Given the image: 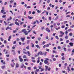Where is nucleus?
Instances as JSON below:
<instances>
[{
  "mask_svg": "<svg viewBox=\"0 0 74 74\" xmlns=\"http://www.w3.org/2000/svg\"><path fill=\"white\" fill-rule=\"evenodd\" d=\"M63 36L62 35H59L60 37H63Z\"/></svg>",
  "mask_w": 74,
  "mask_h": 74,
  "instance_id": "nucleus-58",
  "label": "nucleus"
},
{
  "mask_svg": "<svg viewBox=\"0 0 74 74\" xmlns=\"http://www.w3.org/2000/svg\"><path fill=\"white\" fill-rule=\"evenodd\" d=\"M69 60H70V61L71 60V58H69Z\"/></svg>",
  "mask_w": 74,
  "mask_h": 74,
  "instance_id": "nucleus-63",
  "label": "nucleus"
},
{
  "mask_svg": "<svg viewBox=\"0 0 74 74\" xmlns=\"http://www.w3.org/2000/svg\"><path fill=\"white\" fill-rule=\"evenodd\" d=\"M33 33L35 34H36V32L34 31H33Z\"/></svg>",
  "mask_w": 74,
  "mask_h": 74,
  "instance_id": "nucleus-59",
  "label": "nucleus"
},
{
  "mask_svg": "<svg viewBox=\"0 0 74 74\" xmlns=\"http://www.w3.org/2000/svg\"><path fill=\"white\" fill-rule=\"evenodd\" d=\"M16 32V30H14L13 31V33H15Z\"/></svg>",
  "mask_w": 74,
  "mask_h": 74,
  "instance_id": "nucleus-48",
  "label": "nucleus"
},
{
  "mask_svg": "<svg viewBox=\"0 0 74 74\" xmlns=\"http://www.w3.org/2000/svg\"><path fill=\"white\" fill-rule=\"evenodd\" d=\"M11 19H12V17L11 16H10V18H8L7 21H9L10 20H11Z\"/></svg>",
  "mask_w": 74,
  "mask_h": 74,
  "instance_id": "nucleus-11",
  "label": "nucleus"
},
{
  "mask_svg": "<svg viewBox=\"0 0 74 74\" xmlns=\"http://www.w3.org/2000/svg\"><path fill=\"white\" fill-rule=\"evenodd\" d=\"M67 68L68 69V70L70 71V68H69V67H67Z\"/></svg>",
  "mask_w": 74,
  "mask_h": 74,
  "instance_id": "nucleus-53",
  "label": "nucleus"
},
{
  "mask_svg": "<svg viewBox=\"0 0 74 74\" xmlns=\"http://www.w3.org/2000/svg\"><path fill=\"white\" fill-rule=\"evenodd\" d=\"M60 33L61 34H62V35H64V32H63V31H61L60 32Z\"/></svg>",
  "mask_w": 74,
  "mask_h": 74,
  "instance_id": "nucleus-6",
  "label": "nucleus"
},
{
  "mask_svg": "<svg viewBox=\"0 0 74 74\" xmlns=\"http://www.w3.org/2000/svg\"><path fill=\"white\" fill-rule=\"evenodd\" d=\"M41 53H40V55H43V53H42V51H41Z\"/></svg>",
  "mask_w": 74,
  "mask_h": 74,
  "instance_id": "nucleus-49",
  "label": "nucleus"
},
{
  "mask_svg": "<svg viewBox=\"0 0 74 74\" xmlns=\"http://www.w3.org/2000/svg\"><path fill=\"white\" fill-rule=\"evenodd\" d=\"M19 40H20V39H19V38H17L16 39L17 41H19Z\"/></svg>",
  "mask_w": 74,
  "mask_h": 74,
  "instance_id": "nucleus-33",
  "label": "nucleus"
},
{
  "mask_svg": "<svg viewBox=\"0 0 74 74\" xmlns=\"http://www.w3.org/2000/svg\"><path fill=\"white\" fill-rule=\"evenodd\" d=\"M44 70V69L43 68L42 69H41V71H43Z\"/></svg>",
  "mask_w": 74,
  "mask_h": 74,
  "instance_id": "nucleus-52",
  "label": "nucleus"
},
{
  "mask_svg": "<svg viewBox=\"0 0 74 74\" xmlns=\"http://www.w3.org/2000/svg\"><path fill=\"white\" fill-rule=\"evenodd\" d=\"M69 45H70V46H71V47H73V43L72 42H70L69 43Z\"/></svg>",
  "mask_w": 74,
  "mask_h": 74,
  "instance_id": "nucleus-10",
  "label": "nucleus"
},
{
  "mask_svg": "<svg viewBox=\"0 0 74 74\" xmlns=\"http://www.w3.org/2000/svg\"><path fill=\"white\" fill-rule=\"evenodd\" d=\"M4 47V45H2V46H0V47L1 48H3V47Z\"/></svg>",
  "mask_w": 74,
  "mask_h": 74,
  "instance_id": "nucleus-29",
  "label": "nucleus"
},
{
  "mask_svg": "<svg viewBox=\"0 0 74 74\" xmlns=\"http://www.w3.org/2000/svg\"><path fill=\"white\" fill-rule=\"evenodd\" d=\"M60 41H63V39L61 38H60Z\"/></svg>",
  "mask_w": 74,
  "mask_h": 74,
  "instance_id": "nucleus-57",
  "label": "nucleus"
},
{
  "mask_svg": "<svg viewBox=\"0 0 74 74\" xmlns=\"http://www.w3.org/2000/svg\"><path fill=\"white\" fill-rule=\"evenodd\" d=\"M63 50H64V51L65 52H67V49H66V48H65V47H64Z\"/></svg>",
  "mask_w": 74,
  "mask_h": 74,
  "instance_id": "nucleus-12",
  "label": "nucleus"
},
{
  "mask_svg": "<svg viewBox=\"0 0 74 74\" xmlns=\"http://www.w3.org/2000/svg\"><path fill=\"white\" fill-rule=\"evenodd\" d=\"M38 69H40V70H41V69H42V66H38Z\"/></svg>",
  "mask_w": 74,
  "mask_h": 74,
  "instance_id": "nucleus-21",
  "label": "nucleus"
},
{
  "mask_svg": "<svg viewBox=\"0 0 74 74\" xmlns=\"http://www.w3.org/2000/svg\"><path fill=\"white\" fill-rule=\"evenodd\" d=\"M27 8H31V7L30 6H27Z\"/></svg>",
  "mask_w": 74,
  "mask_h": 74,
  "instance_id": "nucleus-56",
  "label": "nucleus"
},
{
  "mask_svg": "<svg viewBox=\"0 0 74 74\" xmlns=\"http://www.w3.org/2000/svg\"><path fill=\"white\" fill-rule=\"evenodd\" d=\"M45 42H46L45 41L43 42L42 43V45H44V44H45Z\"/></svg>",
  "mask_w": 74,
  "mask_h": 74,
  "instance_id": "nucleus-37",
  "label": "nucleus"
},
{
  "mask_svg": "<svg viewBox=\"0 0 74 74\" xmlns=\"http://www.w3.org/2000/svg\"><path fill=\"white\" fill-rule=\"evenodd\" d=\"M37 12L38 13H41V10H38L37 11Z\"/></svg>",
  "mask_w": 74,
  "mask_h": 74,
  "instance_id": "nucleus-14",
  "label": "nucleus"
},
{
  "mask_svg": "<svg viewBox=\"0 0 74 74\" xmlns=\"http://www.w3.org/2000/svg\"><path fill=\"white\" fill-rule=\"evenodd\" d=\"M62 60H64V56H63L62 57Z\"/></svg>",
  "mask_w": 74,
  "mask_h": 74,
  "instance_id": "nucleus-42",
  "label": "nucleus"
},
{
  "mask_svg": "<svg viewBox=\"0 0 74 74\" xmlns=\"http://www.w3.org/2000/svg\"><path fill=\"white\" fill-rule=\"evenodd\" d=\"M49 21H51V17H49Z\"/></svg>",
  "mask_w": 74,
  "mask_h": 74,
  "instance_id": "nucleus-38",
  "label": "nucleus"
},
{
  "mask_svg": "<svg viewBox=\"0 0 74 74\" xmlns=\"http://www.w3.org/2000/svg\"><path fill=\"white\" fill-rule=\"evenodd\" d=\"M5 66H3L1 67V68H2V69H5Z\"/></svg>",
  "mask_w": 74,
  "mask_h": 74,
  "instance_id": "nucleus-17",
  "label": "nucleus"
},
{
  "mask_svg": "<svg viewBox=\"0 0 74 74\" xmlns=\"http://www.w3.org/2000/svg\"><path fill=\"white\" fill-rule=\"evenodd\" d=\"M49 47V45L48 44H47L46 45V47L47 48Z\"/></svg>",
  "mask_w": 74,
  "mask_h": 74,
  "instance_id": "nucleus-60",
  "label": "nucleus"
},
{
  "mask_svg": "<svg viewBox=\"0 0 74 74\" xmlns=\"http://www.w3.org/2000/svg\"><path fill=\"white\" fill-rule=\"evenodd\" d=\"M36 47L37 48H38L39 49H40V47H39V46L38 45H36Z\"/></svg>",
  "mask_w": 74,
  "mask_h": 74,
  "instance_id": "nucleus-13",
  "label": "nucleus"
},
{
  "mask_svg": "<svg viewBox=\"0 0 74 74\" xmlns=\"http://www.w3.org/2000/svg\"><path fill=\"white\" fill-rule=\"evenodd\" d=\"M11 37H12V36H10L9 37V39H11Z\"/></svg>",
  "mask_w": 74,
  "mask_h": 74,
  "instance_id": "nucleus-54",
  "label": "nucleus"
},
{
  "mask_svg": "<svg viewBox=\"0 0 74 74\" xmlns=\"http://www.w3.org/2000/svg\"><path fill=\"white\" fill-rule=\"evenodd\" d=\"M66 18H68V17H70V15H68L66 16Z\"/></svg>",
  "mask_w": 74,
  "mask_h": 74,
  "instance_id": "nucleus-44",
  "label": "nucleus"
},
{
  "mask_svg": "<svg viewBox=\"0 0 74 74\" xmlns=\"http://www.w3.org/2000/svg\"><path fill=\"white\" fill-rule=\"evenodd\" d=\"M63 29H64V27H65V26L64 25H62L61 27Z\"/></svg>",
  "mask_w": 74,
  "mask_h": 74,
  "instance_id": "nucleus-32",
  "label": "nucleus"
},
{
  "mask_svg": "<svg viewBox=\"0 0 74 74\" xmlns=\"http://www.w3.org/2000/svg\"><path fill=\"white\" fill-rule=\"evenodd\" d=\"M23 27H26V25L25 24L23 26Z\"/></svg>",
  "mask_w": 74,
  "mask_h": 74,
  "instance_id": "nucleus-40",
  "label": "nucleus"
},
{
  "mask_svg": "<svg viewBox=\"0 0 74 74\" xmlns=\"http://www.w3.org/2000/svg\"><path fill=\"white\" fill-rule=\"evenodd\" d=\"M58 48L59 49H61V47L60 46H58Z\"/></svg>",
  "mask_w": 74,
  "mask_h": 74,
  "instance_id": "nucleus-51",
  "label": "nucleus"
},
{
  "mask_svg": "<svg viewBox=\"0 0 74 74\" xmlns=\"http://www.w3.org/2000/svg\"><path fill=\"white\" fill-rule=\"evenodd\" d=\"M17 52H18V53L19 55V54H20V53L21 51L20 50H18L17 51Z\"/></svg>",
  "mask_w": 74,
  "mask_h": 74,
  "instance_id": "nucleus-34",
  "label": "nucleus"
},
{
  "mask_svg": "<svg viewBox=\"0 0 74 74\" xmlns=\"http://www.w3.org/2000/svg\"><path fill=\"white\" fill-rule=\"evenodd\" d=\"M45 71H47L48 70V66H45Z\"/></svg>",
  "mask_w": 74,
  "mask_h": 74,
  "instance_id": "nucleus-5",
  "label": "nucleus"
},
{
  "mask_svg": "<svg viewBox=\"0 0 74 74\" xmlns=\"http://www.w3.org/2000/svg\"><path fill=\"white\" fill-rule=\"evenodd\" d=\"M44 63L45 64H47L48 63V61L46 60H45L44 61Z\"/></svg>",
  "mask_w": 74,
  "mask_h": 74,
  "instance_id": "nucleus-8",
  "label": "nucleus"
},
{
  "mask_svg": "<svg viewBox=\"0 0 74 74\" xmlns=\"http://www.w3.org/2000/svg\"><path fill=\"white\" fill-rule=\"evenodd\" d=\"M16 43V41H14L13 42V44H15Z\"/></svg>",
  "mask_w": 74,
  "mask_h": 74,
  "instance_id": "nucleus-50",
  "label": "nucleus"
},
{
  "mask_svg": "<svg viewBox=\"0 0 74 74\" xmlns=\"http://www.w3.org/2000/svg\"><path fill=\"white\" fill-rule=\"evenodd\" d=\"M9 28H10V27H8L6 29V30H8V29H9Z\"/></svg>",
  "mask_w": 74,
  "mask_h": 74,
  "instance_id": "nucleus-43",
  "label": "nucleus"
},
{
  "mask_svg": "<svg viewBox=\"0 0 74 74\" xmlns=\"http://www.w3.org/2000/svg\"><path fill=\"white\" fill-rule=\"evenodd\" d=\"M65 38L66 39H68V36L66 35L65 37Z\"/></svg>",
  "mask_w": 74,
  "mask_h": 74,
  "instance_id": "nucleus-24",
  "label": "nucleus"
},
{
  "mask_svg": "<svg viewBox=\"0 0 74 74\" xmlns=\"http://www.w3.org/2000/svg\"><path fill=\"white\" fill-rule=\"evenodd\" d=\"M3 61H4V60H1V63H3V64H4L5 65V62H3Z\"/></svg>",
  "mask_w": 74,
  "mask_h": 74,
  "instance_id": "nucleus-4",
  "label": "nucleus"
},
{
  "mask_svg": "<svg viewBox=\"0 0 74 74\" xmlns=\"http://www.w3.org/2000/svg\"><path fill=\"white\" fill-rule=\"evenodd\" d=\"M21 4H22V5H23V4H25V2H21Z\"/></svg>",
  "mask_w": 74,
  "mask_h": 74,
  "instance_id": "nucleus-47",
  "label": "nucleus"
},
{
  "mask_svg": "<svg viewBox=\"0 0 74 74\" xmlns=\"http://www.w3.org/2000/svg\"><path fill=\"white\" fill-rule=\"evenodd\" d=\"M62 8H63V7H61L60 8V10H62Z\"/></svg>",
  "mask_w": 74,
  "mask_h": 74,
  "instance_id": "nucleus-62",
  "label": "nucleus"
},
{
  "mask_svg": "<svg viewBox=\"0 0 74 74\" xmlns=\"http://www.w3.org/2000/svg\"><path fill=\"white\" fill-rule=\"evenodd\" d=\"M68 51L69 52H70L71 51V49H68Z\"/></svg>",
  "mask_w": 74,
  "mask_h": 74,
  "instance_id": "nucleus-41",
  "label": "nucleus"
},
{
  "mask_svg": "<svg viewBox=\"0 0 74 74\" xmlns=\"http://www.w3.org/2000/svg\"><path fill=\"white\" fill-rule=\"evenodd\" d=\"M20 39L22 42H24L25 41V38H20Z\"/></svg>",
  "mask_w": 74,
  "mask_h": 74,
  "instance_id": "nucleus-3",
  "label": "nucleus"
},
{
  "mask_svg": "<svg viewBox=\"0 0 74 74\" xmlns=\"http://www.w3.org/2000/svg\"><path fill=\"white\" fill-rule=\"evenodd\" d=\"M45 38H46V39H48V36H46V37Z\"/></svg>",
  "mask_w": 74,
  "mask_h": 74,
  "instance_id": "nucleus-64",
  "label": "nucleus"
},
{
  "mask_svg": "<svg viewBox=\"0 0 74 74\" xmlns=\"http://www.w3.org/2000/svg\"><path fill=\"white\" fill-rule=\"evenodd\" d=\"M68 31L67 30H66L65 31V34L66 35V36H67V34H68Z\"/></svg>",
  "mask_w": 74,
  "mask_h": 74,
  "instance_id": "nucleus-18",
  "label": "nucleus"
},
{
  "mask_svg": "<svg viewBox=\"0 0 74 74\" xmlns=\"http://www.w3.org/2000/svg\"><path fill=\"white\" fill-rule=\"evenodd\" d=\"M25 66L24 64H22V66L21 67V68H23V66Z\"/></svg>",
  "mask_w": 74,
  "mask_h": 74,
  "instance_id": "nucleus-36",
  "label": "nucleus"
},
{
  "mask_svg": "<svg viewBox=\"0 0 74 74\" xmlns=\"http://www.w3.org/2000/svg\"><path fill=\"white\" fill-rule=\"evenodd\" d=\"M20 62H23V59L22 58L20 59Z\"/></svg>",
  "mask_w": 74,
  "mask_h": 74,
  "instance_id": "nucleus-22",
  "label": "nucleus"
},
{
  "mask_svg": "<svg viewBox=\"0 0 74 74\" xmlns=\"http://www.w3.org/2000/svg\"><path fill=\"white\" fill-rule=\"evenodd\" d=\"M27 44H29L30 43V40H27Z\"/></svg>",
  "mask_w": 74,
  "mask_h": 74,
  "instance_id": "nucleus-19",
  "label": "nucleus"
},
{
  "mask_svg": "<svg viewBox=\"0 0 74 74\" xmlns=\"http://www.w3.org/2000/svg\"><path fill=\"white\" fill-rule=\"evenodd\" d=\"M28 18L29 19H33V17H30V16H28Z\"/></svg>",
  "mask_w": 74,
  "mask_h": 74,
  "instance_id": "nucleus-15",
  "label": "nucleus"
},
{
  "mask_svg": "<svg viewBox=\"0 0 74 74\" xmlns=\"http://www.w3.org/2000/svg\"><path fill=\"white\" fill-rule=\"evenodd\" d=\"M37 63H40V60H38L37 61Z\"/></svg>",
  "mask_w": 74,
  "mask_h": 74,
  "instance_id": "nucleus-55",
  "label": "nucleus"
},
{
  "mask_svg": "<svg viewBox=\"0 0 74 74\" xmlns=\"http://www.w3.org/2000/svg\"><path fill=\"white\" fill-rule=\"evenodd\" d=\"M18 67H19V64L18 63H16V68H18Z\"/></svg>",
  "mask_w": 74,
  "mask_h": 74,
  "instance_id": "nucleus-7",
  "label": "nucleus"
},
{
  "mask_svg": "<svg viewBox=\"0 0 74 74\" xmlns=\"http://www.w3.org/2000/svg\"><path fill=\"white\" fill-rule=\"evenodd\" d=\"M4 44H6L7 43V40H4Z\"/></svg>",
  "mask_w": 74,
  "mask_h": 74,
  "instance_id": "nucleus-35",
  "label": "nucleus"
},
{
  "mask_svg": "<svg viewBox=\"0 0 74 74\" xmlns=\"http://www.w3.org/2000/svg\"><path fill=\"white\" fill-rule=\"evenodd\" d=\"M27 53L28 54V56H30L31 55L30 54V51H27Z\"/></svg>",
  "mask_w": 74,
  "mask_h": 74,
  "instance_id": "nucleus-9",
  "label": "nucleus"
},
{
  "mask_svg": "<svg viewBox=\"0 0 74 74\" xmlns=\"http://www.w3.org/2000/svg\"><path fill=\"white\" fill-rule=\"evenodd\" d=\"M46 51H47V52H49V49H46Z\"/></svg>",
  "mask_w": 74,
  "mask_h": 74,
  "instance_id": "nucleus-27",
  "label": "nucleus"
},
{
  "mask_svg": "<svg viewBox=\"0 0 74 74\" xmlns=\"http://www.w3.org/2000/svg\"><path fill=\"white\" fill-rule=\"evenodd\" d=\"M26 49H29V46H27Z\"/></svg>",
  "mask_w": 74,
  "mask_h": 74,
  "instance_id": "nucleus-28",
  "label": "nucleus"
},
{
  "mask_svg": "<svg viewBox=\"0 0 74 74\" xmlns=\"http://www.w3.org/2000/svg\"><path fill=\"white\" fill-rule=\"evenodd\" d=\"M39 71V69H37L36 70V72H38Z\"/></svg>",
  "mask_w": 74,
  "mask_h": 74,
  "instance_id": "nucleus-39",
  "label": "nucleus"
},
{
  "mask_svg": "<svg viewBox=\"0 0 74 74\" xmlns=\"http://www.w3.org/2000/svg\"><path fill=\"white\" fill-rule=\"evenodd\" d=\"M69 35L70 36H73V34L71 33H70L69 34Z\"/></svg>",
  "mask_w": 74,
  "mask_h": 74,
  "instance_id": "nucleus-26",
  "label": "nucleus"
},
{
  "mask_svg": "<svg viewBox=\"0 0 74 74\" xmlns=\"http://www.w3.org/2000/svg\"><path fill=\"white\" fill-rule=\"evenodd\" d=\"M23 58L24 59H26V55H24L23 56Z\"/></svg>",
  "mask_w": 74,
  "mask_h": 74,
  "instance_id": "nucleus-16",
  "label": "nucleus"
},
{
  "mask_svg": "<svg viewBox=\"0 0 74 74\" xmlns=\"http://www.w3.org/2000/svg\"><path fill=\"white\" fill-rule=\"evenodd\" d=\"M27 69L29 70H31V67H27Z\"/></svg>",
  "mask_w": 74,
  "mask_h": 74,
  "instance_id": "nucleus-23",
  "label": "nucleus"
},
{
  "mask_svg": "<svg viewBox=\"0 0 74 74\" xmlns=\"http://www.w3.org/2000/svg\"><path fill=\"white\" fill-rule=\"evenodd\" d=\"M15 23L16 25H19V23H18L17 22H16Z\"/></svg>",
  "mask_w": 74,
  "mask_h": 74,
  "instance_id": "nucleus-20",
  "label": "nucleus"
},
{
  "mask_svg": "<svg viewBox=\"0 0 74 74\" xmlns=\"http://www.w3.org/2000/svg\"><path fill=\"white\" fill-rule=\"evenodd\" d=\"M53 61H55L56 60V59L55 58H53Z\"/></svg>",
  "mask_w": 74,
  "mask_h": 74,
  "instance_id": "nucleus-45",
  "label": "nucleus"
},
{
  "mask_svg": "<svg viewBox=\"0 0 74 74\" xmlns=\"http://www.w3.org/2000/svg\"><path fill=\"white\" fill-rule=\"evenodd\" d=\"M23 53L25 54V55H27V52H25L24 51H23Z\"/></svg>",
  "mask_w": 74,
  "mask_h": 74,
  "instance_id": "nucleus-25",
  "label": "nucleus"
},
{
  "mask_svg": "<svg viewBox=\"0 0 74 74\" xmlns=\"http://www.w3.org/2000/svg\"><path fill=\"white\" fill-rule=\"evenodd\" d=\"M46 30L47 31V32H48V33H49L50 32V30H49V28H46Z\"/></svg>",
  "mask_w": 74,
  "mask_h": 74,
  "instance_id": "nucleus-2",
  "label": "nucleus"
},
{
  "mask_svg": "<svg viewBox=\"0 0 74 74\" xmlns=\"http://www.w3.org/2000/svg\"><path fill=\"white\" fill-rule=\"evenodd\" d=\"M44 27H42V28H41V29L42 30H44Z\"/></svg>",
  "mask_w": 74,
  "mask_h": 74,
  "instance_id": "nucleus-61",
  "label": "nucleus"
},
{
  "mask_svg": "<svg viewBox=\"0 0 74 74\" xmlns=\"http://www.w3.org/2000/svg\"><path fill=\"white\" fill-rule=\"evenodd\" d=\"M55 38L56 39H59V37H58V36H55Z\"/></svg>",
  "mask_w": 74,
  "mask_h": 74,
  "instance_id": "nucleus-30",
  "label": "nucleus"
},
{
  "mask_svg": "<svg viewBox=\"0 0 74 74\" xmlns=\"http://www.w3.org/2000/svg\"><path fill=\"white\" fill-rule=\"evenodd\" d=\"M6 16V15H4L2 16V18H5Z\"/></svg>",
  "mask_w": 74,
  "mask_h": 74,
  "instance_id": "nucleus-31",
  "label": "nucleus"
},
{
  "mask_svg": "<svg viewBox=\"0 0 74 74\" xmlns=\"http://www.w3.org/2000/svg\"><path fill=\"white\" fill-rule=\"evenodd\" d=\"M21 32H23L24 34H25V35H27L28 34V33H27V31L26 29H24L22 30Z\"/></svg>",
  "mask_w": 74,
  "mask_h": 74,
  "instance_id": "nucleus-1",
  "label": "nucleus"
},
{
  "mask_svg": "<svg viewBox=\"0 0 74 74\" xmlns=\"http://www.w3.org/2000/svg\"><path fill=\"white\" fill-rule=\"evenodd\" d=\"M0 39L2 41H4V39H3V38H0Z\"/></svg>",
  "mask_w": 74,
  "mask_h": 74,
  "instance_id": "nucleus-46",
  "label": "nucleus"
}]
</instances>
